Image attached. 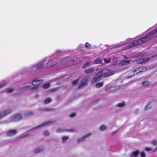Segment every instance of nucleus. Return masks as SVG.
<instances>
[{
	"label": "nucleus",
	"mask_w": 157,
	"mask_h": 157,
	"mask_svg": "<svg viewBox=\"0 0 157 157\" xmlns=\"http://www.w3.org/2000/svg\"><path fill=\"white\" fill-rule=\"evenodd\" d=\"M157 37V28L152 31L151 32L143 36L139 40H137L133 42L130 43L128 47H127L124 49H127L136 45L144 43V42L151 40L152 39Z\"/></svg>",
	"instance_id": "nucleus-1"
},
{
	"label": "nucleus",
	"mask_w": 157,
	"mask_h": 157,
	"mask_svg": "<svg viewBox=\"0 0 157 157\" xmlns=\"http://www.w3.org/2000/svg\"><path fill=\"white\" fill-rule=\"evenodd\" d=\"M48 58L45 59L43 60L41 62L38 63L35 65L31 66L30 67V69H33V71L36 70V71H37V70L43 68L44 65L45 64V62H47L48 61Z\"/></svg>",
	"instance_id": "nucleus-2"
},
{
	"label": "nucleus",
	"mask_w": 157,
	"mask_h": 157,
	"mask_svg": "<svg viewBox=\"0 0 157 157\" xmlns=\"http://www.w3.org/2000/svg\"><path fill=\"white\" fill-rule=\"evenodd\" d=\"M91 80V77L89 76L85 77L78 84L79 87H82L86 85Z\"/></svg>",
	"instance_id": "nucleus-3"
},
{
	"label": "nucleus",
	"mask_w": 157,
	"mask_h": 157,
	"mask_svg": "<svg viewBox=\"0 0 157 157\" xmlns=\"http://www.w3.org/2000/svg\"><path fill=\"white\" fill-rule=\"evenodd\" d=\"M103 75V76L107 77L110 76L114 73V72L110 69L106 68L101 71Z\"/></svg>",
	"instance_id": "nucleus-4"
},
{
	"label": "nucleus",
	"mask_w": 157,
	"mask_h": 157,
	"mask_svg": "<svg viewBox=\"0 0 157 157\" xmlns=\"http://www.w3.org/2000/svg\"><path fill=\"white\" fill-rule=\"evenodd\" d=\"M61 58L60 57H58V59L57 60V62H56V63L54 64H51V62L50 61H49L48 63V67H49V66H53L56 64H58L59 63L61 62V63L62 64H64V63L68 62V58H65L64 59H62V60L61 61Z\"/></svg>",
	"instance_id": "nucleus-5"
},
{
	"label": "nucleus",
	"mask_w": 157,
	"mask_h": 157,
	"mask_svg": "<svg viewBox=\"0 0 157 157\" xmlns=\"http://www.w3.org/2000/svg\"><path fill=\"white\" fill-rule=\"evenodd\" d=\"M103 76V75L101 73V71H99L98 73L94 75L93 77V78L92 82H96L100 78Z\"/></svg>",
	"instance_id": "nucleus-6"
},
{
	"label": "nucleus",
	"mask_w": 157,
	"mask_h": 157,
	"mask_svg": "<svg viewBox=\"0 0 157 157\" xmlns=\"http://www.w3.org/2000/svg\"><path fill=\"white\" fill-rule=\"evenodd\" d=\"M12 111V110L10 109H7L3 111L0 113V120L2 118L10 113Z\"/></svg>",
	"instance_id": "nucleus-7"
},
{
	"label": "nucleus",
	"mask_w": 157,
	"mask_h": 157,
	"mask_svg": "<svg viewBox=\"0 0 157 157\" xmlns=\"http://www.w3.org/2000/svg\"><path fill=\"white\" fill-rule=\"evenodd\" d=\"M149 59V58L148 57H145L137 59L136 60V62L138 63H140L144 64L147 61H148Z\"/></svg>",
	"instance_id": "nucleus-8"
},
{
	"label": "nucleus",
	"mask_w": 157,
	"mask_h": 157,
	"mask_svg": "<svg viewBox=\"0 0 157 157\" xmlns=\"http://www.w3.org/2000/svg\"><path fill=\"white\" fill-rule=\"evenodd\" d=\"M21 116L19 113H17L11 117V120L13 121H16L19 120L21 119Z\"/></svg>",
	"instance_id": "nucleus-9"
},
{
	"label": "nucleus",
	"mask_w": 157,
	"mask_h": 157,
	"mask_svg": "<svg viewBox=\"0 0 157 157\" xmlns=\"http://www.w3.org/2000/svg\"><path fill=\"white\" fill-rule=\"evenodd\" d=\"M43 82V79H36L32 82V84L35 86H36L41 83Z\"/></svg>",
	"instance_id": "nucleus-10"
},
{
	"label": "nucleus",
	"mask_w": 157,
	"mask_h": 157,
	"mask_svg": "<svg viewBox=\"0 0 157 157\" xmlns=\"http://www.w3.org/2000/svg\"><path fill=\"white\" fill-rule=\"evenodd\" d=\"M90 133H88L82 136L81 137L77 139V141L78 142L80 143L83 141L88 136H90Z\"/></svg>",
	"instance_id": "nucleus-11"
},
{
	"label": "nucleus",
	"mask_w": 157,
	"mask_h": 157,
	"mask_svg": "<svg viewBox=\"0 0 157 157\" xmlns=\"http://www.w3.org/2000/svg\"><path fill=\"white\" fill-rule=\"evenodd\" d=\"M136 69L137 71L136 74H137L140 72L145 71L147 69L145 67H142L137 68Z\"/></svg>",
	"instance_id": "nucleus-12"
},
{
	"label": "nucleus",
	"mask_w": 157,
	"mask_h": 157,
	"mask_svg": "<svg viewBox=\"0 0 157 157\" xmlns=\"http://www.w3.org/2000/svg\"><path fill=\"white\" fill-rule=\"evenodd\" d=\"M17 131L15 129H12L9 131L8 132V135L9 136H13L15 135Z\"/></svg>",
	"instance_id": "nucleus-13"
},
{
	"label": "nucleus",
	"mask_w": 157,
	"mask_h": 157,
	"mask_svg": "<svg viewBox=\"0 0 157 157\" xmlns=\"http://www.w3.org/2000/svg\"><path fill=\"white\" fill-rule=\"evenodd\" d=\"M130 63V61L129 60H123L121 61L119 63L120 65L124 66L126 65L127 64Z\"/></svg>",
	"instance_id": "nucleus-14"
},
{
	"label": "nucleus",
	"mask_w": 157,
	"mask_h": 157,
	"mask_svg": "<svg viewBox=\"0 0 157 157\" xmlns=\"http://www.w3.org/2000/svg\"><path fill=\"white\" fill-rule=\"evenodd\" d=\"M94 69L93 68H88L85 71V73L86 74H90L94 72Z\"/></svg>",
	"instance_id": "nucleus-15"
},
{
	"label": "nucleus",
	"mask_w": 157,
	"mask_h": 157,
	"mask_svg": "<svg viewBox=\"0 0 157 157\" xmlns=\"http://www.w3.org/2000/svg\"><path fill=\"white\" fill-rule=\"evenodd\" d=\"M33 112L32 111H27L24 112V114L25 116L26 117H28L32 115Z\"/></svg>",
	"instance_id": "nucleus-16"
},
{
	"label": "nucleus",
	"mask_w": 157,
	"mask_h": 157,
	"mask_svg": "<svg viewBox=\"0 0 157 157\" xmlns=\"http://www.w3.org/2000/svg\"><path fill=\"white\" fill-rule=\"evenodd\" d=\"M47 124V123L42 124L41 125H38V126L36 127L35 128H34L33 129V131H36L37 129H39V128L40 129V128H42V127L43 126Z\"/></svg>",
	"instance_id": "nucleus-17"
},
{
	"label": "nucleus",
	"mask_w": 157,
	"mask_h": 157,
	"mask_svg": "<svg viewBox=\"0 0 157 157\" xmlns=\"http://www.w3.org/2000/svg\"><path fill=\"white\" fill-rule=\"evenodd\" d=\"M139 151H136L132 152L131 155V157H138Z\"/></svg>",
	"instance_id": "nucleus-18"
},
{
	"label": "nucleus",
	"mask_w": 157,
	"mask_h": 157,
	"mask_svg": "<svg viewBox=\"0 0 157 157\" xmlns=\"http://www.w3.org/2000/svg\"><path fill=\"white\" fill-rule=\"evenodd\" d=\"M102 61V59L101 58H98L97 59H95L94 62V63L95 64L101 63Z\"/></svg>",
	"instance_id": "nucleus-19"
},
{
	"label": "nucleus",
	"mask_w": 157,
	"mask_h": 157,
	"mask_svg": "<svg viewBox=\"0 0 157 157\" xmlns=\"http://www.w3.org/2000/svg\"><path fill=\"white\" fill-rule=\"evenodd\" d=\"M125 105V104L124 103H120L117 104L116 106L119 108H121L124 107Z\"/></svg>",
	"instance_id": "nucleus-20"
},
{
	"label": "nucleus",
	"mask_w": 157,
	"mask_h": 157,
	"mask_svg": "<svg viewBox=\"0 0 157 157\" xmlns=\"http://www.w3.org/2000/svg\"><path fill=\"white\" fill-rule=\"evenodd\" d=\"M137 72V71L136 70V69L134 71H130V75H131L129 77H127V78H128L129 77H131L133 76L134 75L136 74V73Z\"/></svg>",
	"instance_id": "nucleus-21"
},
{
	"label": "nucleus",
	"mask_w": 157,
	"mask_h": 157,
	"mask_svg": "<svg viewBox=\"0 0 157 157\" xmlns=\"http://www.w3.org/2000/svg\"><path fill=\"white\" fill-rule=\"evenodd\" d=\"M66 130V129L63 128H59L57 129V132H58L60 133L62 132H65Z\"/></svg>",
	"instance_id": "nucleus-22"
},
{
	"label": "nucleus",
	"mask_w": 157,
	"mask_h": 157,
	"mask_svg": "<svg viewBox=\"0 0 157 157\" xmlns=\"http://www.w3.org/2000/svg\"><path fill=\"white\" fill-rule=\"evenodd\" d=\"M106 129V126L104 125H103L100 127L99 130L100 131H105Z\"/></svg>",
	"instance_id": "nucleus-23"
},
{
	"label": "nucleus",
	"mask_w": 157,
	"mask_h": 157,
	"mask_svg": "<svg viewBox=\"0 0 157 157\" xmlns=\"http://www.w3.org/2000/svg\"><path fill=\"white\" fill-rule=\"evenodd\" d=\"M52 100L51 99L49 98H47L44 101V103L45 104H47L51 102Z\"/></svg>",
	"instance_id": "nucleus-24"
},
{
	"label": "nucleus",
	"mask_w": 157,
	"mask_h": 157,
	"mask_svg": "<svg viewBox=\"0 0 157 157\" xmlns=\"http://www.w3.org/2000/svg\"><path fill=\"white\" fill-rule=\"evenodd\" d=\"M43 147H42L37 148L35 150V152L36 153L40 152L43 150Z\"/></svg>",
	"instance_id": "nucleus-25"
},
{
	"label": "nucleus",
	"mask_w": 157,
	"mask_h": 157,
	"mask_svg": "<svg viewBox=\"0 0 157 157\" xmlns=\"http://www.w3.org/2000/svg\"><path fill=\"white\" fill-rule=\"evenodd\" d=\"M90 62L85 63L82 66V67L83 68H86L90 65Z\"/></svg>",
	"instance_id": "nucleus-26"
},
{
	"label": "nucleus",
	"mask_w": 157,
	"mask_h": 157,
	"mask_svg": "<svg viewBox=\"0 0 157 157\" xmlns=\"http://www.w3.org/2000/svg\"><path fill=\"white\" fill-rule=\"evenodd\" d=\"M103 83L102 82H99L95 84V87L97 88H99L102 86H103Z\"/></svg>",
	"instance_id": "nucleus-27"
},
{
	"label": "nucleus",
	"mask_w": 157,
	"mask_h": 157,
	"mask_svg": "<svg viewBox=\"0 0 157 157\" xmlns=\"http://www.w3.org/2000/svg\"><path fill=\"white\" fill-rule=\"evenodd\" d=\"M151 144L154 146H155L157 145V142L155 140H153L151 141L150 142Z\"/></svg>",
	"instance_id": "nucleus-28"
},
{
	"label": "nucleus",
	"mask_w": 157,
	"mask_h": 157,
	"mask_svg": "<svg viewBox=\"0 0 157 157\" xmlns=\"http://www.w3.org/2000/svg\"><path fill=\"white\" fill-rule=\"evenodd\" d=\"M13 91V89L11 88H8L6 89V92L10 93Z\"/></svg>",
	"instance_id": "nucleus-29"
},
{
	"label": "nucleus",
	"mask_w": 157,
	"mask_h": 157,
	"mask_svg": "<svg viewBox=\"0 0 157 157\" xmlns=\"http://www.w3.org/2000/svg\"><path fill=\"white\" fill-rule=\"evenodd\" d=\"M76 113L75 112H73L69 115V117H74L76 116Z\"/></svg>",
	"instance_id": "nucleus-30"
},
{
	"label": "nucleus",
	"mask_w": 157,
	"mask_h": 157,
	"mask_svg": "<svg viewBox=\"0 0 157 157\" xmlns=\"http://www.w3.org/2000/svg\"><path fill=\"white\" fill-rule=\"evenodd\" d=\"M50 86L49 83H47L43 85L42 86V87L44 88H48Z\"/></svg>",
	"instance_id": "nucleus-31"
},
{
	"label": "nucleus",
	"mask_w": 157,
	"mask_h": 157,
	"mask_svg": "<svg viewBox=\"0 0 157 157\" xmlns=\"http://www.w3.org/2000/svg\"><path fill=\"white\" fill-rule=\"evenodd\" d=\"M68 136H64L62 138V140L63 143H65L66 140L68 139Z\"/></svg>",
	"instance_id": "nucleus-32"
},
{
	"label": "nucleus",
	"mask_w": 157,
	"mask_h": 157,
	"mask_svg": "<svg viewBox=\"0 0 157 157\" xmlns=\"http://www.w3.org/2000/svg\"><path fill=\"white\" fill-rule=\"evenodd\" d=\"M141 157H145L146 154L144 152H141L140 153Z\"/></svg>",
	"instance_id": "nucleus-33"
},
{
	"label": "nucleus",
	"mask_w": 157,
	"mask_h": 157,
	"mask_svg": "<svg viewBox=\"0 0 157 157\" xmlns=\"http://www.w3.org/2000/svg\"><path fill=\"white\" fill-rule=\"evenodd\" d=\"M145 150L146 151H152V152H155L154 151H153L154 149H153L151 148H146L145 149Z\"/></svg>",
	"instance_id": "nucleus-34"
},
{
	"label": "nucleus",
	"mask_w": 157,
	"mask_h": 157,
	"mask_svg": "<svg viewBox=\"0 0 157 157\" xmlns=\"http://www.w3.org/2000/svg\"><path fill=\"white\" fill-rule=\"evenodd\" d=\"M85 47L86 48H88L91 46V44L88 42H86L85 44Z\"/></svg>",
	"instance_id": "nucleus-35"
},
{
	"label": "nucleus",
	"mask_w": 157,
	"mask_h": 157,
	"mask_svg": "<svg viewBox=\"0 0 157 157\" xmlns=\"http://www.w3.org/2000/svg\"><path fill=\"white\" fill-rule=\"evenodd\" d=\"M78 81V79H76V80H75L73 81L72 82V83L73 85H75L77 84V83Z\"/></svg>",
	"instance_id": "nucleus-36"
},
{
	"label": "nucleus",
	"mask_w": 157,
	"mask_h": 157,
	"mask_svg": "<svg viewBox=\"0 0 157 157\" xmlns=\"http://www.w3.org/2000/svg\"><path fill=\"white\" fill-rule=\"evenodd\" d=\"M142 84L143 85L146 86L149 84V82L148 81H143Z\"/></svg>",
	"instance_id": "nucleus-37"
},
{
	"label": "nucleus",
	"mask_w": 157,
	"mask_h": 157,
	"mask_svg": "<svg viewBox=\"0 0 157 157\" xmlns=\"http://www.w3.org/2000/svg\"><path fill=\"white\" fill-rule=\"evenodd\" d=\"M6 85V83H5V82L3 81L1 83H0V87L2 86H4Z\"/></svg>",
	"instance_id": "nucleus-38"
},
{
	"label": "nucleus",
	"mask_w": 157,
	"mask_h": 157,
	"mask_svg": "<svg viewBox=\"0 0 157 157\" xmlns=\"http://www.w3.org/2000/svg\"><path fill=\"white\" fill-rule=\"evenodd\" d=\"M104 61L105 63H108L110 61V59L109 58L107 59L104 58Z\"/></svg>",
	"instance_id": "nucleus-39"
},
{
	"label": "nucleus",
	"mask_w": 157,
	"mask_h": 157,
	"mask_svg": "<svg viewBox=\"0 0 157 157\" xmlns=\"http://www.w3.org/2000/svg\"><path fill=\"white\" fill-rule=\"evenodd\" d=\"M75 132V130L72 129H69V132Z\"/></svg>",
	"instance_id": "nucleus-40"
},
{
	"label": "nucleus",
	"mask_w": 157,
	"mask_h": 157,
	"mask_svg": "<svg viewBox=\"0 0 157 157\" xmlns=\"http://www.w3.org/2000/svg\"><path fill=\"white\" fill-rule=\"evenodd\" d=\"M44 134L46 136H48V132L47 131H45L44 132Z\"/></svg>",
	"instance_id": "nucleus-41"
},
{
	"label": "nucleus",
	"mask_w": 157,
	"mask_h": 157,
	"mask_svg": "<svg viewBox=\"0 0 157 157\" xmlns=\"http://www.w3.org/2000/svg\"><path fill=\"white\" fill-rule=\"evenodd\" d=\"M29 87V86H28V85H25L24 86H23V88H27Z\"/></svg>",
	"instance_id": "nucleus-42"
},
{
	"label": "nucleus",
	"mask_w": 157,
	"mask_h": 157,
	"mask_svg": "<svg viewBox=\"0 0 157 157\" xmlns=\"http://www.w3.org/2000/svg\"><path fill=\"white\" fill-rule=\"evenodd\" d=\"M123 44H123L122 42H121L119 44H118V45L117 46H121L123 45Z\"/></svg>",
	"instance_id": "nucleus-43"
},
{
	"label": "nucleus",
	"mask_w": 157,
	"mask_h": 157,
	"mask_svg": "<svg viewBox=\"0 0 157 157\" xmlns=\"http://www.w3.org/2000/svg\"><path fill=\"white\" fill-rule=\"evenodd\" d=\"M36 87H31V89L32 90H34L36 89Z\"/></svg>",
	"instance_id": "nucleus-44"
},
{
	"label": "nucleus",
	"mask_w": 157,
	"mask_h": 157,
	"mask_svg": "<svg viewBox=\"0 0 157 157\" xmlns=\"http://www.w3.org/2000/svg\"><path fill=\"white\" fill-rule=\"evenodd\" d=\"M51 109L48 108H45L44 109V110H48Z\"/></svg>",
	"instance_id": "nucleus-45"
},
{
	"label": "nucleus",
	"mask_w": 157,
	"mask_h": 157,
	"mask_svg": "<svg viewBox=\"0 0 157 157\" xmlns=\"http://www.w3.org/2000/svg\"><path fill=\"white\" fill-rule=\"evenodd\" d=\"M153 151H157V146L154 149V150Z\"/></svg>",
	"instance_id": "nucleus-46"
},
{
	"label": "nucleus",
	"mask_w": 157,
	"mask_h": 157,
	"mask_svg": "<svg viewBox=\"0 0 157 157\" xmlns=\"http://www.w3.org/2000/svg\"><path fill=\"white\" fill-rule=\"evenodd\" d=\"M58 53H59V51H57L56 53L54 55V56H55L57 54H58Z\"/></svg>",
	"instance_id": "nucleus-47"
},
{
	"label": "nucleus",
	"mask_w": 157,
	"mask_h": 157,
	"mask_svg": "<svg viewBox=\"0 0 157 157\" xmlns=\"http://www.w3.org/2000/svg\"><path fill=\"white\" fill-rule=\"evenodd\" d=\"M130 38L127 39V40H126V42H128V40H130Z\"/></svg>",
	"instance_id": "nucleus-48"
},
{
	"label": "nucleus",
	"mask_w": 157,
	"mask_h": 157,
	"mask_svg": "<svg viewBox=\"0 0 157 157\" xmlns=\"http://www.w3.org/2000/svg\"><path fill=\"white\" fill-rule=\"evenodd\" d=\"M149 106V105H147V106H146L145 108V109H147V107H148V106Z\"/></svg>",
	"instance_id": "nucleus-49"
},
{
	"label": "nucleus",
	"mask_w": 157,
	"mask_h": 157,
	"mask_svg": "<svg viewBox=\"0 0 157 157\" xmlns=\"http://www.w3.org/2000/svg\"><path fill=\"white\" fill-rule=\"evenodd\" d=\"M98 70V68H97L96 69V71H97Z\"/></svg>",
	"instance_id": "nucleus-50"
}]
</instances>
